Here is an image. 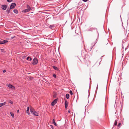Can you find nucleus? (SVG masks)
<instances>
[{"instance_id": "423d86ee", "label": "nucleus", "mask_w": 129, "mask_h": 129, "mask_svg": "<svg viewBox=\"0 0 129 129\" xmlns=\"http://www.w3.org/2000/svg\"><path fill=\"white\" fill-rule=\"evenodd\" d=\"M8 42V41L5 40H4L3 41H0V44H4Z\"/></svg>"}, {"instance_id": "c9c22d12", "label": "nucleus", "mask_w": 129, "mask_h": 129, "mask_svg": "<svg viewBox=\"0 0 129 129\" xmlns=\"http://www.w3.org/2000/svg\"><path fill=\"white\" fill-rule=\"evenodd\" d=\"M97 33H98V36H99V33H98V32L97 30Z\"/></svg>"}, {"instance_id": "a211bd4d", "label": "nucleus", "mask_w": 129, "mask_h": 129, "mask_svg": "<svg viewBox=\"0 0 129 129\" xmlns=\"http://www.w3.org/2000/svg\"><path fill=\"white\" fill-rule=\"evenodd\" d=\"M66 97L67 99H68L69 98V95L68 94H66Z\"/></svg>"}, {"instance_id": "b1692460", "label": "nucleus", "mask_w": 129, "mask_h": 129, "mask_svg": "<svg viewBox=\"0 0 129 129\" xmlns=\"http://www.w3.org/2000/svg\"><path fill=\"white\" fill-rule=\"evenodd\" d=\"M7 2L9 3H10L12 1V0H7Z\"/></svg>"}, {"instance_id": "c85d7f7f", "label": "nucleus", "mask_w": 129, "mask_h": 129, "mask_svg": "<svg viewBox=\"0 0 129 129\" xmlns=\"http://www.w3.org/2000/svg\"><path fill=\"white\" fill-rule=\"evenodd\" d=\"M29 58H30V57H27L26 59L27 60H28Z\"/></svg>"}, {"instance_id": "7c9ffc66", "label": "nucleus", "mask_w": 129, "mask_h": 129, "mask_svg": "<svg viewBox=\"0 0 129 129\" xmlns=\"http://www.w3.org/2000/svg\"><path fill=\"white\" fill-rule=\"evenodd\" d=\"M98 84H97V87H96V90H97V89H98Z\"/></svg>"}, {"instance_id": "393cba45", "label": "nucleus", "mask_w": 129, "mask_h": 129, "mask_svg": "<svg viewBox=\"0 0 129 129\" xmlns=\"http://www.w3.org/2000/svg\"><path fill=\"white\" fill-rule=\"evenodd\" d=\"M121 125V123H119L117 125V126L118 127H119V126H120V125Z\"/></svg>"}, {"instance_id": "9d476101", "label": "nucleus", "mask_w": 129, "mask_h": 129, "mask_svg": "<svg viewBox=\"0 0 129 129\" xmlns=\"http://www.w3.org/2000/svg\"><path fill=\"white\" fill-rule=\"evenodd\" d=\"M30 11V10H28V9H27L22 11V12L24 13H26Z\"/></svg>"}, {"instance_id": "7ed1b4c3", "label": "nucleus", "mask_w": 129, "mask_h": 129, "mask_svg": "<svg viewBox=\"0 0 129 129\" xmlns=\"http://www.w3.org/2000/svg\"><path fill=\"white\" fill-rule=\"evenodd\" d=\"M16 5V4L15 3H12L10 6V9H12L14 8Z\"/></svg>"}, {"instance_id": "6e6552de", "label": "nucleus", "mask_w": 129, "mask_h": 129, "mask_svg": "<svg viewBox=\"0 0 129 129\" xmlns=\"http://www.w3.org/2000/svg\"><path fill=\"white\" fill-rule=\"evenodd\" d=\"M7 8V6L6 5H2V8L4 10H5Z\"/></svg>"}, {"instance_id": "20e7f679", "label": "nucleus", "mask_w": 129, "mask_h": 129, "mask_svg": "<svg viewBox=\"0 0 129 129\" xmlns=\"http://www.w3.org/2000/svg\"><path fill=\"white\" fill-rule=\"evenodd\" d=\"M57 99L54 100L51 103V105L52 106H54L57 102Z\"/></svg>"}, {"instance_id": "cd10ccee", "label": "nucleus", "mask_w": 129, "mask_h": 129, "mask_svg": "<svg viewBox=\"0 0 129 129\" xmlns=\"http://www.w3.org/2000/svg\"><path fill=\"white\" fill-rule=\"evenodd\" d=\"M52 122H53V123H54V122H55V120L54 119H53L52 120Z\"/></svg>"}, {"instance_id": "2f4dec72", "label": "nucleus", "mask_w": 129, "mask_h": 129, "mask_svg": "<svg viewBox=\"0 0 129 129\" xmlns=\"http://www.w3.org/2000/svg\"><path fill=\"white\" fill-rule=\"evenodd\" d=\"M50 126H51V128H53V125H50Z\"/></svg>"}, {"instance_id": "72a5a7b5", "label": "nucleus", "mask_w": 129, "mask_h": 129, "mask_svg": "<svg viewBox=\"0 0 129 129\" xmlns=\"http://www.w3.org/2000/svg\"><path fill=\"white\" fill-rule=\"evenodd\" d=\"M29 61H31V60L32 59L31 57H30V58H29Z\"/></svg>"}, {"instance_id": "5701e85b", "label": "nucleus", "mask_w": 129, "mask_h": 129, "mask_svg": "<svg viewBox=\"0 0 129 129\" xmlns=\"http://www.w3.org/2000/svg\"><path fill=\"white\" fill-rule=\"evenodd\" d=\"M9 102L11 104H13V102L11 100H10Z\"/></svg>"}, {"instance_id": "a878e982", "label": "nucleus", "mask_w": 129, "mask_h": 129, "mask_svg": "<svg viewBox=\"0 0 129 129\" xmlns=\"http://www.w3.org/2000/svg\"><path fill=\"white\" fill-rule=\"evenodd\" d=\"M54 124V125L56 126H57V124H56V123L55 122L54 123H53Z\"/></svg>"}, {"instance_id": "473e14b6", "label": "nucleus", "mask_w": 129, "mask_h": 129, "mask_svg": "<svg viewBox=\"0 0 129 129\" xmlns=\"http://www.w3.org/2000/svg\"><path fill=\"white\" fill-rule=\"evenodd\" d=\"M88 0H83V1L84 2H86Z\"/></svg>"}, {"instance_id": "aec40b11", "label": "nucleus", "mask_w": 129, "mask_h": 129, "mask_svg": "<svg viewBox=\"0 0 129 129\" xmlns=\"http://www.w3.org/2000/svg\"><path fill=\"white\" fill-rule=\"evenodd\" d=\"M1 51L2 52H5V50L3 49H1Z\"/></svg>"}, {"instance_id": "a19ab883", "label": "nucleus", "mask_w": 129, "mask_h": 129, "mask_svg": "<svg viewBox=\"0 0 129 129\" xmlns=\"http://www.w3.org/2000/svg\"><path fill=\"white\" fill-rule=\"evenodd\" d=\"M123 41H122V43H123Z\"/></svg>"}, {"instance_id": "4c0bfd02", "label": "nucleus", "mask_w": 129, "mask_h": 129, "mask_svg": "<svg viewBox=\"0 0 129 129\" xmlns=\"http://www.w3.org/2000/svg\"><path fill=\"white\" fill-rule=\"evenodd\" d=\"M19 110H17V112H19Z\"/></svg>"}, {"instance_id": "4be33fe9", "label": "nucleus", "mask_w": 129, "mask_h": 129, "mask_svg": "<svg viewBox=\"0 0 129 129\" xmlns=\"http://www.w3.org/2000/svg\"><path fill=\"white\" fill-rule=\"evenodd\" d=\"M70 94L71 95H73V92H72V90H70Z\"/></svg>"}, {"instance_id": "412c9836", "label": "nucleus", "mask_w": 129, "mask_h": 129, "mask_svg": "<svg viewBox=\"0 0 129 129\" xmlns=\"http://www.w3.org/2000/svg\"><path fill=\"white\" fill-rule=\"evenodd\" d=\"M10 114L12 117L13 118L14 117V115L13 113H11Z\"/></svg>"}, {"instance_id": "39448f33", "label": "nucleus", "mask_w": 129, "mask_h": 129, "mask_svg": "<svg viewBox=\"0 0 129 129\" xmlns=\"http://www.w3.org/2000/svg\"><path fill=\"white\" fill-rule=\"evenodd\" d=\"M8 86L9 88L11 89H12L14 90L15 89V88L14 86L10 84L8 85Z\"/></svg>"}, {"instance_id": "1a4fd4ad", "label": "nucleus", "mask_w": 129, "mask_h": 129, "mask_svg": "<svg viewBox=\"0 0 129 129\" xmlns=\"http://www.w3.org/2000/svg\"><path fill=\"white\" fill-rule=\"evenodd\" d=\"M64 104L65 108L66 109L68 106V102L66 100H65Z\"/></svg>"}, {"instance_id": "2eb2a0df", "label": "nucleus", "mask_w": 129, "mask_h": 129, "mask_svg": "<svg viewBox=\"0 0 129 129\" xmlns=\"http://www.w3.org/2000/svg\"><path fill=\"white\" fill-rule=\"evenodd\" d=\"M13 12L15 13L16 14H17L18 13V11L16 9H15L14 10H13Z\"/></svg>"}, {"instance_id": "f257e3e1", "label": "nucleus", "mask_w": 129, "mask_h": 129, "mask_svg": "<svg viewBox=\"0 0 129 129\" xmlns=\"http://www.w3.org/2000/svg\"><path fill=\"white\" fill-rule=\"evenodd\" d=\"M30 112L33 114L34 115L37 116H38L39 115L38 113L36 112L33 109L31 108L30 107Z\"/></svg>"}, {"instance_id": "f3484780", "label": "nucleus", "mask_w": 129, "mask_h": 129, "mask_svg": "<svg viewBox=\"0 0 129 129\" xmlns=\"http://www.w3.org/2000/svg\"><path fill=\"white\" fill-rule=\"evenodd\" d=\"M55 26L54 25H50L49 26V28L51 29L54 28Z\"/></svg>"}, {"instance_id": "6ab92c4d", "label": "nucleus", "mask_w": 129, "mask_h": 129, "mask_svg": "<svg viewBox=\"0 0 129 129\" xmlns=\"http://www.w3.org/2000/svg\"><path fill=\"white\" fill-rule=\"evenodd\" d=\"M117 120H116L115 121V123H114V125H117Z\"/></svg>"}, {"instance_id": "e433bc0d", "label": "nucleus", "mask_w": 129, "mask_h": 129, "mask_svg": "<svg viewBox=\"0 0 129 129\" xmlns=\"http://www.w3.org/2000/svg\"><path fill=\"white\" fill-rule=\"evenodd\" d=\"M104 56H102L101 57V59H102V57H104Z\"/></svg>"}, {"instance_id": "ea45409f", "label": "nucleus", "mask_w": 129, "mask_h": 129, "mask_svg": "<svg viewBox=\"0 0 129 129\" xmlns=\"http://www.w3.org/2000/svg\"><path fill=\"white\" fill-rule=\"evenodd\" d=\"M126 49H127L126 48H125V50H126Z\"/></svg>"}, {"instance_id": "c756f323", "label": "nucleus", "mask_w": 129, "mask_h": 129, "mask_svg": "<svg viewBox=\"0 0 129 129\" xmlns=\"http://www.w3.org/2000/svg\"><path fill=\"white\" fill-rule=\"evenodd\" d=\"M6 72V70H4L3 71V72L4 73H5Z\"/></svg>"}, {"instance_id": "bb28decb", "label": "nucleus", "mask_w": 129, "mask_h": 129, "mask_svg": "<svg viewBox=\"0 0 129 129\" xmlns=\"http://www.w3.org/2000/svg\"><path fill=\"white\" fill-rule=\"evenodd\" d=\"M53 76L54 78H56V76L55 74H54L53 75Z\"/></svg>"}, {"instance_id": "58836bf2", "label": "nucleus", "mask_w": 129, "mask_h": 129, "mask_svg": "<svg viewBox=\"0 0 129 129\" xmlns=\"http://www.w3.org/2000/svg\"><path fill=\"white\" fill-rule=\"evenodd\" d=\"M55 96L54 95V97H55Z\"/></svg>"}, {"instance_id": "f8f14e48", "label": "nucleus", "mask_w": 129, "mask_h": 129, "mask_svg": "<svg viewBox=\"0 0 129 129\" xmlns=\"http://www.w3.org/2000/svg\"><path fill=\"white\" fill-rule=\"evenodd\" d=\"M27 113L28 114V115L29 114V107H28L27 108V110H26Z\"/></svg>"}, {"instance_id": "37998d69", "label": "nucleus", "mask_w": 129, "mask_h": 129, "mask_svg": "<svg viewBox=\"0 0 129 129\" xmlns=\"http://www.w3.org/2000/svg\"><path fill=\"white\" fill-rule=\"evenodd\" d=\"M54 62H55L56 61H54Z\"/></svg>"}, {"instance_id": "f704fd0d", "label": "nucleus", "mask_w": 129, "mask_h": 129, "mask_svg": "<svg viewBox=\"0 0 129 129\" xmlns=\"http://www.w3.org/2000/svg\"><path fill=\"white\" fill-rule=\"evenodd\" d=\"M68 113H70V110H68Z\"/></svg>"}, {"instance_id": "f03ea898", "label": "nucleus", "mask_w": 129, "mask_h": 129, "mask_svg": "<svg viewBox=\"0 0 129 129\" xmlns=\"http://www.w3.org/2000/svg\"><path fill=\"white\" fill-rule=\"evenodd\" d=\"M33 62L32 63L33 65H35L37 64L38 62L37 59L36 58H34L33 60Z\"/></svg>"}, {"instance_id": "ddd939ff", "label": "nucleus", "mask_w": 129, "mask_h": 129, "mask_svg": "<svg viewBox=\"0 0 129 129\" xmlns=\"http://www.w3.org/2000/svg\"><path fill=\"white\" fill-rule=\"evenodd\" d=\"M6 104V102H5L3 103L0 104V107Z\"/></svg>"}, {"instance_id": "0eeeda50", "label": "nucleus", "mask_w": 129, "mask_h": 129, "mask_svg": "<svg viewBox=\"0 0 129 129\" xmlns=\"http://www.w3.org/2000/svg\"><path fill=\"white\" fill-rule=\"evenodd\" d=\"M95 29L97 30V29L95 28L91 27V28H90L89 29L87 30V31H92L93 30H95Z\"/></svg>"}, {"instance_id": "4468645a", "label": "nucleus", "mask_w": 129, "mask_h": 129, "mask_svg": "<svg viewBox=\"0 0 129 129\" xmlns=\"http://www.w3.org/2000/svg\"><path fill=\"white\" fill-rule=\"evenodd\" d=\"M11 9H10V8H8L7 10V12L8 13H10L11 12V10H10Z\"/></svg>"}, {"instance_id": "79ce46f5", "label": "nucleus", "mask_w": 129, "mask_h": 129, "mask_svg": "<svg viewBox=\"0 0 129 129\" xmlns=\"http://www.w3.org/2000/svg\"><path fill=\"white\" fill-rule=\"evenodd\" d=\"M12 39H13V37H12Z\"/></svg>"}, {"instance_id": "9b49d317", "label": "nucleus", "mask_w": 129, "mask_h": 129, "mask_svg": "<svg viewBox=\"0 0 129 129\" xmlns=\"http://www.w3.org/2000/svg\"><path fill=\"white\" fill-rule=\"evenodd\" d=\"M26 6L27 8V9H28V10L30 11V10H31V8L30 7V6L28 5H26Z\"/></svg>"}, {"instance_id": "dca6fc26", "label": "nucleus", "mask_w": 129, "mask_h": 129, "mask_svg": "<svg viewBox=\"0 0 129 129\" xmlns=\"http://www.w3.org/2000/svg\"><path fill=\"white\" fill-rule=\"evenodd\" d=\"M53 68L55 70H58V68L56 67L53 66Z\"/></svg>"}]
</instances>
